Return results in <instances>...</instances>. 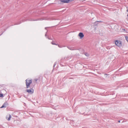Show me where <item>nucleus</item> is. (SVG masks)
I'll use <instances>...</instances> for the list:
<instances>
[{
  "instance_id": "f257e3e1",
  "label": "nucleus",
  "mask_w": 128,
  "mask_h": 128,
  "mask_svg": "<svg viewBox=\"0 0 128 128\" xmlns=\"http://www.w3.org/2000/svg\"><path fill=\"white\" fill-rule=\"evenodd\" d=\"M114 42L116 45L118 47L120 48L122 46V42L120 40H115Z\"/></svg>"
},
{
  "instance_id": "f03ea898",
  "label": "nucleus",
  "mask_w": 128,
  "mask_h": 128,
  "mask_svg": "<svg viewBox=\"0 0 128 128\" xmlns=\"http://www.w3.org/2000/svg\"><path fill=\"white\" fill-rule=\"evenodd\" d=\"M27 81V79H26L25 80L26 88H28L30 87V85L32 83V80H28V82Z\"/></svg>"
},
{
  "instance_id": "7ed1b4c3",
  "label": "nucleus",
  "mask_w": 128,
  "mask_h": 128,
  "mask_svg": "<svg viewBox=\"0 0 128 128\" xmlns=\"http://www.w3.org/2000/svg\"><path fill=\"white\" fill-rule=\"evenodd\" d=\"M53 114L52 113H46V117L48 120H50L53 118L54 116H53Z\"/></svg>"
},
{
  "instance_id": "20e7f679",
  "label": "nucleus",
  "mask_w": 128,
  "mask_h": 128,
  "mask_svg": "<svg viewBox=\"0 0 128 128\" xmlns=\"http://www.w3.org/2000/svg\"><path fill=\"white\" fill-rule=\"evenodd\" d=\"M74 0H59L61 2L64 3H68Z\"/></svg>"
},
{
  "instance_id": "39448f33",
  "label": "nucleus",
  "mask_w": 128,
  "mask_h": 128,
  "mask_svg": "<svg viewBox=\"0 0 128 128\" xmlns=\"http://www.w3.org/2000/svg\"><path fill=\"white\" fill-rule=\"evenodd\" d=\"M26 91L29 94H31L34 93V90L32 88L30 89H27L26 90Z\"/></svg>"
},
{
  "instance_id": "423d86ee",
  "label": "nucleus",
  "mask_w": 128,
  "mask_h": 128,
  "mask_svg": "<svg viewBox=\"0 0 128 128\" xmlns=\"http://www.w3.org/2000/svg\"><path fill=\"white\" fill-rule=\"evenodd\" d=\"M8 105V103L7 102H5L3 104L2 106L0 107L1 108H6Z\"/></svg>"
},
{
  "instance_id": "0eeeda50",
  "label": "nucleus",
  "mask_w": 128,
  "mask_h": 128,
  "mask_svg": "<svg viewBox=\"0 0 128 128\" xmlns=\"http://www.w3.org/2000/svg\"><path fill=\"white\" fill-rule=\"evenodd\" d=\"M78 36L80 37L81 39L84 36V35L82 32H80L78 34Z\"/></svg>"
},
{
  "instance_id": "6e6552de",
  "label": "nucleus",
  "mask_w": 128,
  "mask_h": 128,
  "mask_svg": "<svg viewBox=\"0 0 128 128\" xmlns=\"http://www.w3.org/2000/svg\"><path fill=\"white\" fill-rule=\"evenodd\" d=\"M98 23V21L95 22L94 23V24L93 25L94 26H97Z\"/></svg>"
},
{
  "instance_id": "1a4fd4ad",
  "label": "nucleus",
  "mask_w": 128,
  "mask_h": 128,
  "mask_svg": "<svg viewBox=\"0 0 128 128\" xmlns=\"http://www.w3.org/2000/svg\"><path fill=\"white\" fill-rule=\"evenodd\" d=\"M11 118V116L10 114L9 115V116L8 118L7 116L6 117V118L8 121L10 120Z\"/></svg>"
},
{
  "instance_id": "9d476101",
  "label": "nucleus",
  "mask_w": 128,
  "mask_h": 128,
  "mask_svg": "<svg viewBox=\"0 0 128 128\" xmlns=\"http://www.w3.org/2000/svg\"><path fill=\"white\" fill-rule=\"evenodd\" d=\"M67 48L70 50H74V48L70 46H67Z\"/></svg>"
},
{
  "instance_id": "9b49d317",
  "label": "nucleus",
  "mask_w": 128,
  "mask_h": 128,
  "mask_svg": "<svg viewBox=\"0 0 128 128\" xmlns=\"http://www.w3.org/2000/svg\"><path fill=\"white\" fill-rule=\"evenodd\" d=\"M122 96L124 97H127L128 96V94H122Z\"/></svg>"
},
{
  "instance_id": "f8f14e48",
  "label": "nucleus",
  "mask_w": 128,
  "mask_h": 128,
  "mask_svg": "<svg viewBox=\"0 0 128 128\" xmlns=\"http://www.w3.org/2000/svg\"><path fill=\"white\" fill-rule=\"evenodd\" d=\"M51 44L53 45H58V44H56L55 43H54V41H53L52 42H51Z\"/></svg>"
},
{
  "instance_id": "ddd939ff",
  "label": "nucleus",
  "mask_w": 128,
  "mask_h": 128,
  "mask_svg": "<svg viewBox=\"0 0 128 128\" xmlns=\"http://www.w3.org/2000/svg\"><path fill=\"white\" fill-rule=\"evenodd\" d=\"M125 39L128 42V36H126Z\"/></svg>"
},
{
  "instance_id": "4468645a",
  "label": "nucleus",
  "mask_w": 128,
  "mask_h": 128,
  "mask_svg": "<svg viewBox=\"0 0 128 128\" xmlns=\"http://www.w3.org/2000/svg\"><path fill=\"white\" fill-rule=\"evenodd\" d=\"M4 96V94L2 93H0V97H2Z\"/></svg>"
},
{
  "instance_id": "2eb2a0df",
  "label": "nucleus",
  "mask_w": 128,
  "mask_h": 128,
  "mask_svg": "<svg viewBox=\"0 0 128 128\" xmlns=\"http://www.w3.org/2000/svg\"><path fill=\"white\" fill-rule=\"evenodd\" d=\"M46 38H48V39L49 40H52V38L51 37H46Z\"/></svg>"
},
{
  "instance_id": "dca6fc26",
  "label": "nucleus",
  "mask_w": 128,
  "mask_h": 128,
  "mask_svg": "<svg viewBox=\"0 0 128 128\" xmlns=\"http://www.w3.org/2000/svg\"><path fill=\"white\" fill-rule=\"evenodd\" d=\"M56 62H54L53 66L54 68L55 66L56 65Z\"/></svg>"
},
{
  "instance_id": "f3484780",
  "label": "nucleus",
  "mask_w": 128,
  "mask_h": 128,
  "mask_svg": "<svg viewBox=\"0 0 128 128\" xmlns=\"http://www.w3.org/2000/svg\"><path fill=\"white\" fill-rule=\"evenodd\" d=\"M104 76L106 77H107V76L108 75H109V74H104Z\"/></svg>"
},
{
  "instance_id": "a211bd4d",
  "label": "nucleus",
  "mask_w": 128,
  "mask_h": 128,
  "mask_svg": "<svg viewBox=\"0 0 128 128\" xmlns=\"http://www.w3.org/2000/svg\"><path fill=\"white\" fill-rule=\"evenodd\" d=\"M127 121V120L126 119H124L122 122H126Z\"/></svg>"
},
{
  "instance_id": "6ab92c4d",
  "label": "nucleus",
  "mask_w": 128,
  "mask_h": 128,
  "mask_svg": "<svg viewBox=\"0 0 128 128\" xmlns=\"http://www.w3.org/2000/svg\"><path fill=\"white\" fill-rule=\"evenodd\" d=\"M98 23H100V22H103L101 21V20H100V21H98Z\"/></svg>"
},
{
  "instance_id": "aec40b11",
  "label": "nucleus",
  "mask_w": 128,
  "mask_h": 128,
  "mask_svg": "<svg viewBox=\"0 0 128 128\" xmlns=\"http://www.w3.org/2000/svg\"><path fill=\"white\" fill-rule=\"evenodd\" d=\"M47 32H46V34H45V36H46V38L47 37H48V36H47V34H46V33H47Z\"/></svg>"
},
{
  "instance_id": "412c9836",
  "label": "nucleus",
  "mask_w": 128,
  "mask_h": 128,
  "mask_svg": "<svg viewBox=\"0 0 128 128\" xmlns=\"http://www.w3.org/2000/svg\"><path fill=\"white\" fill-rule=\"evenodd\" d=\"M85 55L86 56H88V53H86L85 54Z\"/></svg>"
},
{
  "instance_id": "4be33fe9",
  "label": "nucleus",
  "mask_w": 128,
  "mask_h": 128,
  "mask_svg": "<svg viewBox=\"0 0 128 128\" xmlns=\"http://www.w3.org/2000/svg\"><path fill=\"white\" fill-rule=\"evenodd\" d=\"M106 48L107 49H110V48L108 46L106 47Z\"/></svg>"
},
{
  "instance_id": "5701e85b",
  "label": "nucleus",
  "mask_w": 128,
  "mask_h": 128,
  "mask_svg": "<svg viewBox=\"0 0 128 128\" xmlns=\"http://www.w3.org/2000/svg\"><path fill=\"white\" fill-rule=\"evenodd\" d=\"M21 23V22H19V23H16V24H20Z\"/></svg>"
},
{
  "instance_id": "b1692460",
  "label": "nucleus",
  "mask_w": 128,
  "mask_h": 128,
  "mask_svg": "<svg viewBox=\"0 0 128 128\" xmlns=\"http://www.w3.org/2000/svg\"><path fill=\"white\" fill-rule=\"evenodd\" d=\"M58 45V47H59L60 48H62V46H60L59 45H58H58Z\"/></svg>"
},
{
  "instance_id": "393cba45",
  "label": "nucleus",
  "mask_w": 128,
  "mask_h": 128,
  "mask_svg": "<svg viewBox=\"0 0 128 128\" xmlns=\"http://www.w3.org/2000/svg\"><path fill=\"white\" fill-rule=\"evenodd\" d=\"M34 80L36 81V82L38 80V79H37V78H35V79H34Z\"/></svg>"
},
{
  "instance_id": "a878e982",
  "label": "nucleus",
  "mask_w": 128,
  "mask_h": 128,
  "mask_svg": "<svg viewBox=\"0 0 128 128\" xmlns=\"http://www.w3.org/2000/svg\"><path fill=\"white\" fill-rule=\"evenodd\" d=\"M24 105L25 106H26V104L25 103H24Z\"/></svg>"
},
{
  "instance_id": "bb28decb",
  "label": "nucleus",
  "mask_w": 128,
  "mask_h": 128,
  "mask_svg": "<svg viewBox=\"0 0 128 128\" xmlns=\"http://www.w3.org/2000/svg\"><path fill=\"white\" fill-rule=\"evenodd\" d=\"M118 122L119 123H120V120H118Z\"/></svg>"
},
{
  "instance_id": "cd10ccee",
  "label": "nucleus",
  "mask_w": 128,
  "mask_h": 128,
  "mask_svg": "<svg viewBox=\"0 0 128 128\" xmlns=\"http://www.w3.org/2000/svg\"><path fill=\"white\" fill-rule=\"evenodd\" d=\"M86 115L87 116H88V114H86L84 115V116H86Z\"/></svg>"
},
{
  "instance_id": "c85d7f7f",
  "label": "nucleus",
  "mask_w": 128,
  "mask_h": 128,
  "mask_svg": "<svg viewBox=\"0 0 128 128\" xmlns=\"http://www.w3.org/2000/svg\"><path fill=\"white\" fill-rule=\"evenodd\" d=\"M3 33V32H2V33L0 34V36Z\"/></svg>"
},
{
  "instance_id": "c756f323",
  "label": "nucleus",
  "mask_w": 128,
  "mask_h": 128,
  "mask_svg": "<svg viewBox=\"0 0 128 128\" xmlns=\"http://www.w3.org/2000/svg\"><path fill=\"white\" fill-rule=\"evenodd\" d=\"M66 119L67 120H68V118H66Z\"/></svg>"
},
{
  "instance_id": "7c9ffc66",
  "label": "nucleus",
  "mask_w": 128,
  "mask_h": 128,
  "mask_svg": "<svg viewBox=\"0 0 128 128\" xmlns=\"http://www.w3.org/2000/svg\"><path fill=\"white\" fill-rule=\"evenodd\" d=\"M47 28H48V27H45V29L46 30Z\"/></svg>"
},
{
  "instance_id": "2f4dec72",
  "label": "nucleus",
  "mask_w": 128,
  "mask_h": 128,
  "mask_svg": "<svg viewBox=\"0 0 128 128\" xmlns=\"http://www.w3.org/2000/svg\"><path fill=\"white\" fill-rule=\"evenodd\" d=\"M126 8L127 9H128V6H127L126 7Z\"/></svg>"
},
{
  "instance_id": "473e14b6",
  "label": "nucleus",
  "mask_w": 128,
  "mask_h": 128,
  "mask_svg": "<svg viewBox=\"0 0 128 128\" xmlns=\"http://www.w3.org/2000/svg\"><path fill=\"white\" fill-rule=\"evenodd\" d=\"M33 20V21H36V20Z\"/></svg>"
},
{
  "instance_id": "72a5a7b5",
  "label": "nucleus",
  "mask_w": 128,
  "mask_h": 128,
  "mask_svg": "<svg viewBox=\"0 0 128 128\" xmlns=\"http://www.w3.org/2000/svg\"><path fill=\"white\" fill-rule=\"evenodd\" d=\"M126 11L128 12V9H127Z\"/></svg>"
},
{
  "instance_id": "f704fd0d",
  "label": "nucleus",
  "mask_w": 128,
  "mask_h": 128,
  "mask_svg": "<svg viewBox=\"0 0 128 128\" xmlns=\"http://www.w3.org/2000/svg\"><path fill=\"white\" fill-rule=\"evenodd\" d=\"M84 113L83 114H84Z\"/></svg>"
},
{
  "instance_id": "c9c22d12",
  "label": "nucleus",
  "mask_w": 128,
  "mask_h": 128,
  "mask_svg": "<svg viewBox=\"0 0 128 128\" xmlns=\"http://www.w3.org/2000/svg\"><path fill=\"white\" fill-rule=\"evenodd\" d=\"M127 16H128V14H127Z\"/></svg>"
},
{
  "instance_id": "e433bc0d",
  "label": "nucleus",
  "mask_w": 128,
  "mask_h": 128,
  "mask_svg": "<svg viewBox=\"0 0 128 128\" xmlns=\"http://www.w3.org/2000/svg\"><path fill=\"white\" fill-rule=\"evenodd\" d=\"M69 79H72V78H69Z\"/></svg>"
},
{
  "instance_id": "4c0bfd02",
  "label": "nucleus",
  "mask_w": 128,
  "mask_h": 128,
  "mask_svg": "<svg viewBox=\"0 0 128 128\" xmlns=\"http://www.w3.org/2000/svg\"><path fill=\"white\" fill-rule=\"evenodd\" d=\"M60 4H62V3H60Z\"/></svg>"
}]
</instances>
